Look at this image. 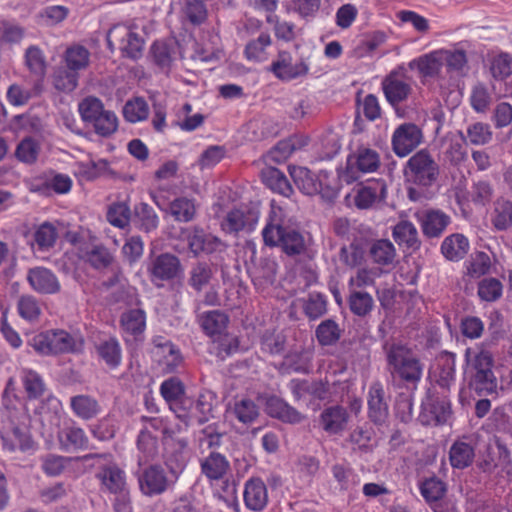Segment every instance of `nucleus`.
<instances>
[{
    "mask_svg": "<svg viewBox=\"0 0 512 512\" xmlns=\"http://www.w3.org/2000/svg\"><path fill=\"white\" fill-rule=\"evenodd\" d=\"M89 59L90 52L81 45H73L67 48L64 55L65 67L76 73L88 66Z\"/></svg>",
    "mask_w": 512,
    "mask_h": 512,
    "instance_id": "de8ad7c7",
    "label": "nucleus"
},
{
    "mask_svg": "<svg viewBox=\"0 0 512 512\" xmlns=\"http://www.w3.org/2000/svg\"><path fill=\"white\" fill-rule=\"evenodd\" d=\"M70 408L82 420H91L101 413L97 399L87 394H79L70 398Z\"/></svg>",
    "mask_w": 512,
    "mask_h": 512,
    "instance_id": "58836bf2",
    "label": "nucleus"
},
{
    "mask_svg": "<svg viewBox=\"0 0 512 512\" xmlns=\"http://www.w3.org/2000/svg\"><path fill=\"white\" fill-rule=\"evenodd\" d=\"M289 174L295 185L306 195L316 194L320 189V184L315 179L314 174L306 167L290 166Z\"/></svg>",
    "mask_w": 512,
    "mask_h": 512,
    "instance_id": "79ce46f5",
    "label": "nucleus"
},
{
    "mask_svg": "<svg viewBox=\"0 0 512 512\" xmlns=\"http://www.w3.org/2000/svg\"><path fill=\"white\" fill-rule=\"evenodd\" d=\"M409 180L422 187L432 186L439 176V165L426 150L415 153L407 162Z\"/></svg>",
    "mask_w": 512,
    "mask_h": 512,
    "instance_id": "39448f33",
    "label": "nucleus"
},
{
    "mask_svg": "<svg viewBox=\"0 0 512 512\" xmlns=\"http://www.w3.org/2000/svg\"><path fill=\"white\" fill-rule=\"evenodd\" d=\"M21 380L29 398H39L44 394L45 383L36 371L28 368L22 369Z\"/></svg>",
    "mask_w": 512,
    "mask_h": 512,
    "instance_id": "864d4df0",
    "label": "nucleus"
},
{
    "mask_svg": "<svg viewBox=\"0 0 512 512\" xmlns=\"http://www.w3.org/2000/svg\"><path fill=\"white\" fill-rule=\"evenodd\" d=\"M201 472L209 480H221L228 473L230 463L225 455L211 451L200 460Z\"/></svg>",
    "mask_w": 512,
    "mask_h": 512,
    "instance_id": "cd10ccee",
    "label": "nucleus"
},
{
    "mask_svg": "<svg viewBox=\"0 0 512 512\" xmlns=\"http://www.w3.org/2000/svg\"><path fill=\"white\" fill-rule=\"evenodd\" d=\"M341 335L338 324L331 319L322 321L316 329V337L319 343L323 346H328L336 343Z\"/></svg>",
    "mask_w": 512,
    "mask_h": 512,
    "instance_id": "680f3d73",
    "label": "nucleus"
},
{
    "mask_svg": "<svg viewBox=\"0 0 512 512\" xmlns=\"http://www.w3.org/2000/svg\"><path fill=\"white\" fill-rule=\"evenodd\" d=\"M231 413L239 422L248 425L259 416V407L253 400L244 398L235 402Z\"/></svg>",
    "mask_w": 512,
    "mask_h": 512,
    "instance_id": "3c124183",
    "label": "nucleus"
},
{
    "mask_svg": "<svg viewBox=\"0 0 512 512\" xmlns=\"http://www.w3.org/2000/svg\"><path fill=\"white\" fill-rule=\"evenodd\" d=\"M392 236L400 247H403L407 250L416 251L421 246L418 230L410 221H399L393 227Z\"/></svg>",
    "mask_w": 512,
    "mask_h": 512,
    "instance_id": "7c9ffc66",
    "label": "nucleus"
},
{
    "mask_svg": "<svg viewBox=\"0 0 512 512\" xmlns=\"http://www.w3.org/2000/svg\"><path fill=\"white\" fill-rule=\"evenodd\" d=\"M107 43L110 49L117 44L126 57L137 59L141 56L144 41L129 26L114 25L107 33Z\"/></svg>",
    "mask_w": 512,
    "mask_h": 512,
    "instance_id": "0eeeda50",
    "label": "nucleus"
},
{
    "mask_svg": "<svg viewBox=\"0 0 512 512\" xmlns=\"http://www.w3.org/2000/svg\"><path fill=\"white\" fill-rule=\"evenodd\" d=\"M135 217L139 222V226L145 232H150L157 228L159 218L154 209L147 203H139L135 206Z\"/></svg>",
    "mask_w": 512,
    "mask_h": 512,
    "instance_id": "bf43d9fd",
    "label": "nucleus"
},
{
    "mask_svg": "<svg viewBox=\"0 0 512 512\" xmlns=\"http://www.w3.org/2000/svg\"><path fill=\"white\" fill-rule=\"evenodd\" d=\"M139 489L145 496H156L164 493L171 482L165 470L159 465H151L136 474Z\"/></svg>",
    "mask_w": 512,
    "mask_h": 512,
    "instance_id": "9d476101",
    "label": "nucleus"
},
{
    "mask_svg": "<svg viewBox=\"0 0 512 512\" xmlns=\"http://www.w3.org/2000/svg\"><path fill=\"white\" fill-rule=\"evenodd\" d=\"M149 114L147 102L140 97H136L126 102L123 107V115L128 122L137 123L145 120Z\"/></svg>",
    "mask_w": 512,
    "mask_h": 512,
    "instance_id": "6e6d98bb",
    "label": "nucleus"
},
{
    "mask_svg": "<svg viewBox=\"0 0 512 512\" xmlns=\"http://www.w3.org/2000/svg\"><path fill=\"white\" fill-rule=\"evenodd\" d=\"M187 242L194 256L206 254L215 259H222V254L227 249V245L220 238L205 232L203 228L198 226L189 230Z\"/></svg>",
    "mask_w": 512,
    "mask_h": 512,
    "instance_id": "6e6552de",
    "label": "nucleus"
},
{
    "mask_svg": "<svg viewBox=\"0 0 512 512\" xmlns=\"http://www.w3.org/2000/svg\"><path fill=\"white\" fill-rule=\"evenodd\" d=\"M120 326L125 336L137 339L146 328V313L140 308L130 309L122 313Z\"/></svg>",
    "mask_w": 512,
    "mask_h": 512,
    "instance_id": "c9c22d12",
    "label": "nucleus"
},
{
    "mask_svg": "<svg viewBox=\"0 0 512 512\" xmlns=\"http://www.w3.org/2000/svg\"><path fill=\"white\" fill-rule=\"evenodd\" d=\"M348 421L349 413L345 407L340 405L325 408L319 416L320 427L330 435L344 431Z\"/></svg>",
    "mask_w": 512,
    "mask_h": 512,
    "instance_id": "4be33fe9",
    "label": "nucleus"
},
{
    "mask_svg": "<svg viewBox=\"0 0 512 512\" xmlns=\"http://www.w3.org/2000/svg\"><path fill=\"white\" fill-rule=\"evenodd\" d=\"M262 181L272 191L285 197L293 193V188L283 172L274 167H268L261 172Z\"/></svg>",
    "mask_w": 512,
    "mask_h": 512,
    "instance_id": "ea45409f",
    "label": "nucleus"
},
{
    "mask_svg": "<svg viewBox=\"0 0 512 512\" xmlns=\"http://www.w3.org/2000/svg\"><path fill=\"white\" fill-rule=\"evenodd\" d=\"M258 221V213L247 208H235L229 211L221 222V228L226 233L251 231Z\"/></svg>",
    "mask_w": 512,
    "mask_h": 512,
    "instance_id": "dca6fc26",
    "label": "nucleus"
},
{
    "mask_svg": "<svg viewBox=\"0 0 512 512\" xmlns=\"http://www.w3.org/2000/svg\"><path fill=\"white\" fill-rule=\"evenodd\" d=\"M137 448L143 454L144 461L154 459L158 455V434L141 430L137 439Z\"/></svg>",
    "mask_w": 512,
    "mask_h": 512,
    "instance_id": "4d7b16f0",
    "label": "nucleus"
},
{
    "mask_svg": "<svg viewBox=\"0 0 512 512\" xmlns=\"http://www.w3.org/2000/svg\"><path fill=\"white\" fill-rule=\"evenodd\" d=\"M387 364L394 386L417 389L423 374V366L410 348L393 344L387 351Z\"/></svg>",
    "mask_w": 512,
    "mask_h": 512,
    "instance_id": "f03ea898",
    "label": "nucleus"
},
{
    "mask_svg": "<svg viewBox=\"0 0 512 512\" xmlns=\"http://www.w3.org/2000/svg\"><path fill=\"white\" fill-rule=\"evenodd\" d=\"M160 393L176 415L181 410H185L184 405H192V401L185 397L183 382L177 377H171L163 381L160 386Z\"/></svg>",
    "mask_w": 512,
    "mask_h": 512,
    "instance_id": "412c9836",
    "label": "nucleus"
},
{
    "mask_svg": "<svg viewBox=\"0 0 512 512\" xmlns=\"http://www.w3.org/2000/svg\"><path fill=\"white\" fill-rule=\"evenodd\" d=\"M387 195V185L383 179H373L354 189L349 195L359 209H369L383 202Z\"/></svg>",
    "mask_w": 512,
    "mask_h": 512,
    "instance_id": "1a4fd4ad",
    "label": "nucleus"
},
{
    "mask_svg": "<svg viewBox=\"0 0 512 512\" xmlns=\"http://www.w3.org/2000/svg\"><path fill=\"white\" fill-rule=\"evenodd\" d=\"M382 87L387 101L394 107L407 100L412 92L410 81L396 72L383 80Z\"/></svg>",
    "mask_w": 512,
    "mask_h": 512,
    "instance_id": "6ab92c4d",
    "label": "nucleus"
},
{
    "mask_svg": "<svg viewBox=\"0 0 512 512\" xmlns=\"http://www.w3.org/2000/svg\"><path fill=\"white\" fill-rule=\"evenodd\" d=\"M78 73L67 67L58 68L53 77L54 87L63 92H71L78 85Z\"/></svg>",
    "mask_w": 512,
    "mask_h": 512,
    "instance_id": "e2e57ef3",
    "label": "nucleus"
},
{
    "mask_svg": "<svg viewBox=\"0 0 512 512\" xmlns=\"http://www.w3.org/2000/svg\"><path fill=\"white\" fill-rule=\"evenodd\" d=\"M228 321V316L219 310L206 311L198 315V322L209 337H221L226 330Z\"/></svg>",
    "mask_w": 512,
    "mask_h": 512,
    "instance_id": "f704fd0d",
    "label": "nucleus"
},
{
    "mask_svg": "<svg viewBox=\"0 0 512 512\" xmlns=\"http://www.w3.org/2000/svg\"><path fill=\"white\" fill-rule=\"evenodd\" d=\"M79 257L96 270L107 269L114 260L112 253L103 245L89 244L81 247Z\"/></svg>",
    "mask_w": 512,
    "mask_h": 512,
    "instance_id": "c85d7f7f",
    "label": "nucleus"
},
{
    "mask_svg": "<svg viewBox=\"0 0 512 512\" xmlns=\"http://www.w3.org/2000/svg\"><path fill=\"white\" fill-rule=\"evenodd\" d=\"M381 165L379 153L371 148L360 147L347 157L346 167L339 173L342 182L350 184L362 174L376 172Z\"/></svg>",
    "mask_w": 512,
    "mask_h": 512,
    "instance_id": "20e7f679",
    "label": "nucleus"
},
{
    "mask_svg": "<svg viewBox=\"0 0 512 512\" xmlns=\"http://www.w3.org/2000/svg\"><path fill=\"white\" fill-rule=\"evenodd\" d=\"M17 311L21 318L33 322L42 312L40 301L33 295H22L17 302Z\"/></svg>",
    "mask_w": 512,
    "mask_h": 512,
    "instance_id": "5fc2aeb1",
    "label": "nucleus"
},
{
    "mask_svg": "<svg viewBox=\"0 0 512 512\" xmlns=\"http://www.w3.org/2000/svg\"><path fill=\"white\" fill-rule=\"evenodd\" d=\"M152 343L154 358L164 366L167 372L175 371L183 360L178 347L164 336H155Z\"/></svg>",
    "mask_w": 512,
    "mask_h": 512,
    "instance_id": "2eb2a0df",
    "label": "nucleus"
},
{
    "mask_svg": "<svg viewBox=\"0 0 512 512\" xmlns=\"http://www.w3.org/2000/svg\"><path fill=\"white\" fill-rule=\"evenodd\" d=\"M266 409L270 416L285 423L297 424L304 419V416L299 411L278 397L269 398Z\"/></svg>",
    "mask_w": 512,
    "mask_h": 512,
    "instance_id": "72a5a7b5",
    "label": "nucleus"
},
{
    "mask_svg": "<svg viewBox=\"0 0 512 512\" xmlns=\"http://www.w3.org/2000/svg\"><path fill=\"white\" fill-rule=\"evenodd\" d=\"M492 223L499 231L512 226V201L499 198L494 203Z\"/></svg>",
    "mask_w": 512,
    "mask_h": 512,
    "instance_id": "a18cd8bd",
    "label": "nucleus"
},
{
    "mask_svg": "<svg viewBox=\"0 0 512 512\" xmlns=\"http://www.w3.org/2000/svg\"><path fill=\"white\" fill-rule=\"evenodd\" d=\"M423 417L426 413H429V418L425 420L426 423L435 424L445 423L451 414V404L447 396L443 393L441 397H429L425 402L422 403Z\"/></svg>",
    "mask_w": 512,
    "mask_h": 512,
    "instance_id": "c756f323",
    "label": "nucleus"
},
{
    "mask_svg": "<svg viewBox=\"0 0 512 512\" xmlns=\"http://www.w3.org/2000/svg\"><path fill=\"white\" fill-rule=\"evenodd\" d=\"M98 353L100 357L106 362L107 365L114 368L120 364L121 361V348L119 342L110 338L102 342L98 348Z\"/></svg>",
    "mask_w": 512,
    "mask_h": 512,
    "instance_id": "69168bd1",
    "label": "nucleus"
},
{
    "mask_svg": "<svg viewBox=\"0 0 512 512\" xmlns=\"http://www.w3.org/2000/svg\"><path fill=\"white\" fill-rule=\"evenodd\" d=\"M77 344V339L65 330L42 332L31 339V346L42 355L74 352Z\"/></svg>",
    "mask_w": 512,
    "mask_h": 512,
    "instance_id": "423d86ee",
    "label": "nucleus"
},
{
    "mask_svg": "<svg viewBox=\"0 0 512 512\" xmlns=\"http://www.w3.org/2000/svg\"><path fill=\"white\" fill-rule=\"evenodd\" d=\"M351 312L359 317H365L374 308V299L366 291L351 289L348 298Z\"/></svg>",
    "mask_w": 512,
    "mask_h": 512,
    "instance_id": "49530a36",
    "label": "nucleus"
},
{
    "mask_svg": "<svg viewBox=\"0 0 512 512\" xmlns=\"http://www.w3.org/2000/svg\"><path fill=\"white\" fill-rule=\"evenodd\" d=\"M184 407L185 410H181V412L177 414L179 419L186 424H193L194 422L202 424L208 420L212 412V394H200L195 404L192 402L191 406L184 405Z\"/></svg>",
    "mask_w": 512,
    "mask_h": 512,
    "instance_id": "5701e85b",
    "label": "nucleus"
},
{
    "mask_svg": "<svg viewBox=\"0 0 512 512\" xmlns=\"http://www.w3.org/2000/svg\"><path fill=\"white\" fill-rule=\"evenodd\" d=\"M490 71L496 80H504L512 74V56L500 53L491 60Z\"/></svg>",
    "mask_w": 512,
    "mask_h": 512,
    "instance_id": "774afa93",
    "label": "nucleus"
},
{
    "mask_svg": "<svg viewBox=\"0 0 512 512\" xmlns=\"http://www.w3.org/2000/svg\"><path fill=\"white\" fill-rule=\"evenodd\" d=\"M369 256L373 263L388 269L397 263V252L394 244L388 239H379L371 243Z\"/></svg>",
    "mask_w": 512,
    "mask_h": 512,
    "instance_id": "2f4dec72",
    "label": "nucleus"
},
{
    "mask_svg": "<svg viewBox=\"0 0 512 512\" xmlns=\"http://www.w3.org/2000/svg\"><path fill=\"white\" fill-rule=\"evenodd\" d=\"M147 271L151 281L156 285L160 282L169 281L177 277L181 271V263L177 256L170 253H162L151 259Z\"/></svg>",
    "mask_w": 512,
    "mask_h": 512,
    "instance_id": "f8f14e48",
    "label": "nucleus"
},
{
    "mask_svg": "<svg viewBox=\"0 0 512 512\" xmlns=\"http://www.w3.org/2000/svg\"><path fill=\"white\" fill-rule=\"evenodd\" d=\"M3 447L7 451L28 452L34 449V442L25 427H13L2 436Z\"/></svg>",
    "mask_w": 512,
    "mask_h": 512,
    "instance_id": "e433bc0d",
    "label": "nucleus"
},
{
    "mask_svg": "<svg viewBox=\"0 0 512 512\" xmlns=\"http://www.w3.org/2000/svg\"><path fill=\"white\" fill-rule=\"evenodd\" d=\"M212 276L211 267L205 262H198L189 270L187 283L193 290L199 293L207 288Z\"/></svg>",
    "mask_w": 512,
    "mask_h": 512,
    "instance_id": "c03bdc74",
    "label": "nucleus"
},
{
    "mask_svg": "<svg viewBox=\"0 0 512 512\" xmlns=\"http://www.w3.org/2000/svg\"><path fill=\"white\" fill-rule=\"evenodd\" d=\"M382 274V270L379 267L373 268H360L356 271L355 275L351 276L348 282L350 289H360L375 284V280Z\"/></svg>",
    "mask_w": 512,
    "mask_h": 512,
    "instance_id": "13d9d810",
    "label": "nucleus"
},
{
    "mask_svg": "<svg viewBox=\"0 0 512 512\" xmlns=\"http://www.w3.org/2000/svg\"><path fill=\"white\" fill-rule=\"evenodd\" d=\"M469 240L463 234L455 233L447 236L441 244V252L449 261H460L469 251Z\"/></svg>",
    "mask_w": 512,
    "mask_h": 512,
    "instance_id": "4c0bfd02",
    "label": "nucleus"
},
{
    "mask_svg": "<svg viewBox=\"0 0 512 512\" xmlns=\"http://www.w3.org/2000/svg\"><path fill=\"white\" fill-rule=\"evenodd\" d=\"M173 41H156L151 47V56L156 65L162 69L169 68L174 54Z\"/></svg>",
    "mask_w": 512,
    "mask_h": 512,
    "instance_id": "603ef678",
    "label": "nucleus"
},
{
    "mask_svg": "<svg viewBox=\"0 0 512 512\" xmlns=\"http://www.w3.org/2000/svg\"><path fill=\"white\" fill-rule=\"evenodd\" d=\"M244 503L251 511H262L268 504V490L260 478H251L244 487Z\"/></svg>",
    "mask_w": 512,
    "mask_h": 512,
    "instance_id": "393cba45",
    "label": "nucleus"
},
{
    "mask_svg": "<svg viewBox=\"0 0 512 512\" xmlns=\"http://www.w3.org/2000/svg\"><path fill=\"white\" fill-rule=\"evenodd\" d=\"M271 71L281 80H292L307 73L308 67L303 61H292L290 53L282 51L271 65Z\"/></svg>",
    "mask_w": 512,
    "mask_h": 512,
    "instance_id": "b1692460",
    "label": "nucleus"
},
{
    "mask_svg": "<svg viewBox=\"0 0 512 512\" xmlns=\"http://www.w3.org/2000/svg\"><path fill=\"white\" fill-rule=\"evenodd\" d=\"M331 472L341 490H349L357 486L360 482V479L354 470L342 464L333 465Z\"/></svg>",
    "mask_w": 512,
    "mask_h": 512,
    "instance_id": "052dcab7",
    "label": "nucleus"
},
{
    "mask_svg": "<svg viewBox=\"0 0 512 512\" xmlns=\"http://www.w3.org/2000/svg\"><path fill=\"white\" fill-rule=\"evenodd\" d=\"M169 211L176 221L190 222L194 219L196 206L193 199L179 197L170 203Z\"/></svg>",
    "mask_w": 512,
    "mask_h": 512,
    "instance_id": "8fccbe9b",
    "label": "nucleus"
},
{
    "mask_svg": "<svg viewBox=\"0 0 512 512\" xmlns=\"http://www.w3.org/2000/svg\"><path fill=\"white\" fill-rule=\"evenodd\" d=\"M25 62L31 73L37 76H44L46 72V59L43 51L35 45L27 48Z\"/></svg>",
    "mask_w": 512,
    "mask_h": 512,
    "instance_id": "0e129e2a",
    "label": "nucleus"
},
{
    "mask_svg": "<svg viewBox=\"0 0 512 512\" xmlns=\"http://www.w3.org/2000/svg\"><path fill=\"white\" fill-rule=\"evenodd\" d=\"M96 478L100 482L101 491L105 493H121L128 488L125 471L112 461L99 467Z\"/></svg>",
    "mask_w": 512,
    "mask_h": 512,
    "instance_id": "ddd939ff",
    "label": "nucleus"
},
{
    "mask_svg": "<svg viewBox=\"0 0 512 512\" xmlns=\"http://www.w3.org/2000/svg\"><path fill=\"white\" fill-rule=\"evenodd\" d=\"M465 376L469 386L478 395H491L497 391V378L492 371L493 357L485 349L467 348Z\"/></svg>",
    "mask_w": 512,
    "mask_h": 512,
    "instance_id": "7ed1b4c3",
    "label": "nucleus"
},
{
    "mask_svg": "<svg viewBox=\"0 0 512 512\" xmlns=\"http://www.w3.org/2000/svg\"><path fill=\"white\" fill-rule=\"evenodd\" d=\"M272 39L268 33L262 32L257 38L247 42L244 49L245 58L250 62H264L268 59V48Z\"/></svg>",
    "mask_w": 512,
    "mask_h": 512,
    "instance_id": "a19ab883",
    "label": "nucleus"
},
{
    "mask_svg": "<svg viewBox=\"0 0 512 512\" xmlns=\"http://www.w3.org/2000/svg\"><path fill=\"white\" fill-rule=\"evenodd\" d=\"M422 138V131L416 124L403 123L393 132L392 149L398 157H406L420 145Z\"/></svg>",
    "mask_w": 512,
    "mask_h": 512,
    "instance_id": "9b49d317",
    "label": "nucleus"
},
{
    "mask_svg": "<svg viewBox=\"0 0 512 512\" xmlns=\"http://www.w3.org/2000/svg\"><path fill=\"white\" fill-rule=\"evenodd\" d=\"M368 415L375 424H383L388 415L389 407L385 398L384 387L380 382L370 385L367 395Z\"/></svg>",
    "mask_w": 512,
    "mask_h": 512,
    "instance_id": "aec40b11",
    "label": "nucleus"
},
{
    "mask_svg": "<svg viewBox=\"0 0 512 512\" xmlns=\"http://www.w3.org/2000/svg\"><path fill=\"white\" fill-rule=\"evenodd\" d=\"M182 12L193 25H200L207 18V9L201 0H184Z\"/></svg>",
    "mask_w": 512,
    "mask_h": 512,
    "instance_id": "338daca9",
    "label": "nucleus"
},
{
    "mask_svg": "<svg viewBox=\"0 0 512 512\" xmlns=\"http://www.w3.org/2000/svg\"><path fill=\"white\" fill-rule=\"evenodd\" d=\"M456 356L453 353L445 352L439 356L433 372L437 385L444 391H449L455 384Z\"/></svg>",
    "mask_w": 512,
    "mask_h": 512,
    "instance_id": "a878e982",
    "label": "nucleus"
},
{
    "mask_svg": "<svg viewBox=\"0 0 512 512\" xmlns=\"http://www.w3.org/2000/svg\"><path fill=\"white\" fill-rule=\"evenodd\" d=\"M477 440L474 436H463L450 446L449 462L454 469L463 470L471 466L476 456Z\"/></svg>",
    "mask_w": 512,
    "mask_h": 512,
    "instance_id": "4468645a",
    "label": "nucleus"
},
{
    "mask_svg": "<svg viewBox=\"0 0 512 512\" xmlns=\"http://www.w3.org/2000/svg\"><path fill=\"white\" fill-rule=\"evenodd\" d=\"M419 489L423 498L435 512H454V509L445 511L443 505L439 502L447 490L446 484L439 478L433 476L423 480Z\"/></svg>",
    "mask_w": 512,
    "mask_h": 512,
    "instance_id": "bb28decb",
    "label": "nucleus"
},
{
    "mask_svg": "<svg viewBox=\"0 0 512 512\" xmlns=\"http://www.w3.org/2000/svg\"><path fill=\"white\" fill-rule=\"evenodd\" d=\"M262 236L266 245L280 246L288 255H298L305 249L302 234L289 224L283 208L274 204L271 205Z\"/></svg>",
    "mask_w": 512,
    "mask_h": 512,
    "instance_id": "f257e3e1",
    "label": "nucleus"
},
{
    "mask_svg": "<svg viewBox=\"0 0 512 512\" xmlns=\"http://www.w3.org/2000/svg\"><path fill=\"white\" fill-rule=\"evenodd\" d=\"M27 281L31 288L40 294L52 295L61 290L58 277L50 269L34 267L27 272Z\"/></svg>",
    "mask_w": 512,
    "mask_h": 512,
    "instance_id": "f3484780",
    "label": "nucleus"
},
{
    "mask_svg": "<svg viewBox=\"0 0 512 512\" xmlns=\"http://www.w3.org/2000/svg\"><path fill=\"white\" fill-rule=\"evenodd\" d=\"M277 264L273 259H261L248 273L253 284L258 290H263L272 285L275 280Z\"/></svg>",
    "mask_w": 512,
    "mask_h": 512,
    "instance_id": "473e14b6",
    "label": "nucleus"
},
{
    "mask_svg": "<svg viewBox=\"0 0 512 512\" xmlns=\"http://www.w3.org/2000/svg\"><path fill=\"white\" fill-rule=\"evenodd\" d=\"M60 441L67 450H85L89 447V439L85 431L76 426L64 429L60 435Z\"/></svg>",
    "mask_w": 512,
    "mask_h": 512,
    "instance_id": "09e8293b",
    "label": "nucleus"
},
{
    "mask_svg": "<svg viewBox=\"0 0 512 512\" xmlns=\"http://www.w3.org/2000/svg\"><path fill=\"white\" fill-rule=\"evenodd\" d=\"M442 63L441 51H438L414 59L409 65L411 69H417L423 76L433 77L440 72Z\"/></svg>",
    "mask_w": 512,
    "mask_h": 512,
    "instance_id": "37998d69",
    "label": "nucleus"
},
{
    "mask_svg": "<svg viewBox=\"0 0 512 512\" xmlns=\"http://www.w3.org/2000/svg\"><path fill=\"white\" fill-rule=\"evenodd\" d=\"M423 234L428 238H437L442 235L450 224V217L438 209H426L416 213Z\"/></svg>",
    "mask_w": 512,
    "mask_h": 512,
    "instance_id": "a211bd4d",
    "label": "nucleus"
}]
</instances>
